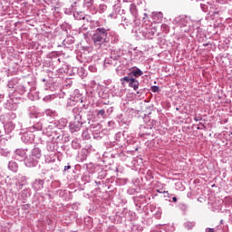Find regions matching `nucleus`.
<instances>
[{
	"instance_id": "f257e3e1",
	"label": "nucleus",
	"mask_w": 232,
	"mask_h": 232,
	"mask_svg": "<svg viewBox=\"0 0 232 232\" xmlns=\"http://www.w3.org/2000/svg\"><path fill=\"white\" fill-rule=\"evenodd\" d=\"M107 37H108V30H106L104 27H102V28L96 29L92 39L95 46H97V44L101 46L102 43H106Z\"/></svg>"
},
{
	"instance_id": "f03ea898",
	"label": "nucleus",
	"mask_w": 232,
	"mask_h": 232,
	"mask_svg": "<svg viewBox=\"0 0 232 232\" xmlns=\"http://www.w3.org/2000/svg\"><path fill=\"white\" fill-rule=\"evenodd\" d=\"M130 88H133V90L137 91L139 90V81H137L135 78H133L130 81V83H129Z\"/></svg>"
},
{
	"instance_id": "7ed1b4c3",
	"label": "nucleus",
	"mask_w": 232,
	"mask_h": 232,
	"mask_svg": "<svg viewBox=\"0 0 232 232\" xmlns=\"http://www.w3.org/2000/svg\"><path fill=\"white\" fill-rule=\"evenodd\" d=\"M133 78H131V77H130V76H125V77H123V78H121V84H122V86H126L124 83L125 82H128L129 84L131 82V80H132Z\"/></svg>"
},
{
	"instance_id": "20e7f679",
	"label": "nucleus",
	"mask_w": 232,
	"mask_h": 232,
	"mask_svg": "<svg viewBox=\"0 0 232 232\" xmlns=\"http://www.w3.org/2000/svg\"><path fill=\"white\" fill-rule=\"evenodd\" d=\"M131 73L134 77H140V75H142V71L137 69L136 71H132Z\"/></svg>"
},
{
	"instance_id": "39448f33",
	"label": "nucleus",
	"mask_w": 232,
	"mask_h": 232,
	"mask_svg": "<svg viewBox=\"0 0 232 232\" xmlns=\"http://www.w3.org/2000/svg\"><path fill=\"white\" fill-rule=\"evenodd\" d=\"M84 3L87 6H92V5H93V0H84Z\"/></svg>"
},
{
	"instance_id": "423d86ee",
	"label": "nucleus",
	"mask_w": 232,
	"mask_h": 232,
	"mask_svg": "<svg viewBox=\"0 0 232 232\" xmlns=\"http://www.w3.org/2000/svg\"><path fill=\"white\" fill-rule=\"evenodd\" d=\"M198 130H206V125H204L202 122H199L198 125Z\"/></svg>"
},
{
	"instance_id": "0eeeda50",
	"label": "nucleus",
	"mask_w": 232,
	"mask_h": 232,
	"mask_svg": "<svg viewBox=\"0 0 232 232\" xmlns=\"http://www.w3.org/2000/svg\"><path fill=\"white\" fill-rule=\"evenodd\" d=\"M104 113H106V111H104V109H102L98 111V115H101L102 117H103Z\"/></svg>"
},
{
	"instance_id": "6e6552de",
	"label": "nucleus",
	"mask_w": 232,
	"mask_h": 232,
	"mask_svg": "<svg viewBox=\"0 0 232 232\" xmlns=\"http://www.w3.org/2000/svg\"><path fill=\"white\" fill-rule=\"evenodd\" d=\"M151 91L154 92V93H157V92H159V87H157V86H152V87H151Z\"/></svg>"
},
{
	"instance_id": "1a4fd4ad",
	"label": "nucleus",
	"mask_w": 232,
	"mask_h": 232,
	"mask_svg": "<svg viewBox=\"0 0 232 232\" xmlns=\"http://www.w3.org/2000/svg\"><path fill=\"white\" fill-rule=\"evenodd\" d=\"M202 120V118L200 117V116H195L194 117V121H196V122H198V121H200Z\"/></svg>"
},
{
	"instance_id": "9d476101",
	"label": "nucleus",
	"mask_w": 232,
	"mask_h": 232,
	"mask_svg": "<svg viewBox=\"0 0 232 232\" xmlns=\"http://www.w3.org/2000/svg\"><path fill=\"white\" fill-rule=\"evenodd\" d=\"M68 169H72V166L68 165L64 167V171L68 170Z\"/></svg>"
},
{
	"instance_id": "9b49d317",
	"label": "nucleus",
	"mask_w": 232,
	"mask_h": 232,
	"mask_svg": "<svg viewBox=\"0 0 232 232\" xmlns=\"http://www.w3.org/2000/svg\"><path fill=\"white\" fill-rule=\"evenodd\" d=\"M206 232H215V229H213V228H207Z\"/></svg>"
},
{
	"instance_id": "f8f14e48",
	"label": "nucleus",
	"mask_w": 232,
	"mask_h": 232,
	"mask_svg": "<svg viewBox=\"0 0 232 232\" xmlns=\"http://www.w3.org/2000/svg\"><path fill=\"white\" fill-rule=\"evenodd\" d=\"M172 200H173V202H177V198L174 197V198H172Z\"/></svg>"
}]
</instances>
